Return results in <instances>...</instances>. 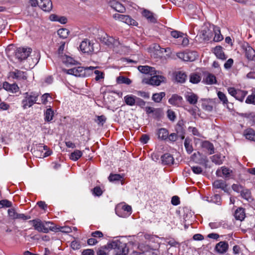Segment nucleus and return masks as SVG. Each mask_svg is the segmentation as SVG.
<instances>
[{
  "instance_id": "obj_1",
  "label": "nucleus",
  "mask_w": 255,
  "mask_h": 255,
  "mask_svg": "<svg viewBox=\"0 0 255 255\" xmlns=\"http://www.w3.org/2000/svg\"><path fill=\"white\" fill-rule=\"evenodd\" d=\"M32 49L28 47H21L17 48V67L27 70L28 66L26 60L32 52Z\"/></svg>"
},
{
  "instance_id": "obj_2",
  "label": "nucleus",
  "mask_w": 255,
  "mask_h": 255,
  "mask_svg": "<svg viewBox=\"0 0 255 255\" xmlns=\"http://www.w3.org/2000/svg\"><path fill=\"white\" fill-rule=\"evenodd\" d=\"M33 227L34 230L38 232L48 233L49 231H55L57 229L53 226V224L50 222H42L39 219H36L29 221Z\"/></svg>"
},
{
  "instance_id": "obj_3",
  "label": "nucleus",
  "mask_w": 255,
  "mask_h": 255,
  "mask_svg": "<svg viewBox=\"0 0 255 255\" xmlns=\"http://www.w3.org/2000/svg\"><path fill=\"white\" fill-rule=\"evenodd\" d=\"M108 247L114 250V255H127L128 253L127 244L118 239L108 244Z\"/></svg>"
},
{
  "instance_id": "obj_4",
  "label": "nucleus",
  "mask_w": 255,
  "mask_h": 255,
  "mask_svg": "<svg viewBox=\"0 0 255 255\" xmlns=\"http://www.w3.org/2000/svg\"><path fill=\"white\" fill-rule=\"evenodd\" d=\"M40 93L38 92H26L24 95V98L21 101V106L24 109H27L36 103Z\"/></svg>"
},
{
  "instance_id": "obj_5",
  "label": "nucleus",
  "mask_w": 255,
  "mask_h": 255,
  "mask_svg": "<svg viewBox=\"0 0 255 255\" xmlns=\"http://www.w3.org/2000/svg\"><path fill=\"white\" fill-rule=\"evenodd\" d=\"M156 74L150 75V78H144L142 79V83L153 86H159L161 83L166 81V78L160 75L161 72L156 70Z\"/></svg>"
},
{
  "instance_id": "obj_6",
  "label": "nucleus",
  "mask_w": 255,
  "mask_h": 255,
  "mask_svg": "<svg viewBox=\"0 0 255 255\" xmlns=\"http://www.w3.org/2000/svg\"><path fill=\"white\" fill-rule=\"evenodd\" d=\"M30 3L32 6H38L43 11H50L52 8L51 0H30Z\"/></svg>"
},
{
  "instance_id": "obj_7",
  "label": "nucleus",
  "mask_w": 255,
  "mask_h": 255,
  "mask_svg": "<svg viewBox=\"0 0 255 255\" xmlns=\"http://www.w3.org/2000/svg\"><path fill=\"white\" fill-rule=\"evenodd\" d=\"M100 41L104 44L113 48L118 47L121 44L119 39H115L106 33H104L101 35Z\"/></svg>"
},
{
  "instance_id": "obj_8",
  "label": "nucleus",
  "mask_w": 255,
  "mask_h": 255,
  "mask_svg": "<svg viewBox=\"0 0 255 255\" xmlns=\"http://www.w3.org/2000/svg\"><path fill=\"white\" fill-rule=\"evenodd\" d=\"M115 211L118 216L125 218L131 214V207L128 205L120 204L116 207Z\"/></svg>"
},
{
  "instance_id": "obj_9",
  "label": "nucleus",
  "mask_w": 255,
  "mask_h": 255,
  "mask_svg": "<svg viewBox=\"0 0 255 255\" xmlns=\"http://www.w3.org/2000/svg\"><path fill=\"white\" fill-rule=\"evenodd\" d=\"M96 68L95 67L90 66L84 68L83 67H74L68 70L67 73L73 75L76 77L85 76V71L87 70H94Z\"/></svg>"
},
{
  "instance_id": "obj_10",
  "label": "nucleus",
  "mask_w": 255,
  "mask_h": 255,
  "mask_svg": "<svg viewBox=\"0 0 255 255\" xmlns=\"http://www.w3.org/2000/svg\"><path fill=\"white\" fill-rule=\"evenodd\" d=\"M243 49L245 56L248 60L253 61L255 62V49L248 43L243 45Z\"/></svg>"
},
{
  "instance_id": "obj_11",
  "label": "nucleus",
  "mask_w": 255,
  "mask_h": 255,
  "mask_svg": "<svg viewBox=\"0 0 255 255\" xmlns=\"http://www.w3.org/2000/svg\"><path fill=\"white\" fill-rule=\"evenodd\" d=\"M197 53L195 52H182L177 53V56L184 61H193L195 60Z\"/></svg>"
},
{
  "instance_id": "obj_12",
  "label": "nucleus",
  "mask_w": 255,
  "mask_h": 255,
  "mask_svg": "<svg viewBox=\"0 0 255 255\" xmlns=\"http://www.w3.org/2000/svg\"><path fill=\"white\" fill-rule=\"evenodd\" d=\"M48 150V147L42 143L34 145L31 149L32 154L36 157L41 158L44 150Z\"/></svg>"
},
{
  "instance_id": "obj_13",
  "label": "nucleus",
  "mask_w": 255,
  "mask_h": 255,
  "mask_svg": "<svg viewBox=\"0 0 255 255\" xmlns=\"http://www.w3.org/2000/svg\"><path fill=\"white\" fill-rule=\"evenodd\" d=\"M80 50L84 53H91L94 51L93 45L88 39L82 41L80 45Z\"/></svg>"
},
{
  "instance_id": "obj_14",
  "label": "nucleus",
  "mask_w": 255,
  "mask_h": 255,
  "mask_svg": "<svg viewBox=\"0 0 255 255\" xmlns=\"http://www.w3.org/2000/svg\"><path fill=\"white\" fill-rule=\"evenodd\" d=\"M228 243L225 241H221L215 246V250L220 254H225L228 250Z\"/></svg>"
},
{
  "instance_id": "obj_15",
  "label": "nucleus",
  "mask_w": 255,
  "mask_h": 255,
  "mask_svg": "<svg viewBox=\"0 0 255 255\" xmlns=\"http://www.w3.org/2000/svg\"><path fill=\"white\" fill-rule=\"evenodd\" d=\"M183 98L177 94H173L168 100V103L174 106L179 107L182 105Z\"/></svg>"
},
{
  "instance_id": "obj_16",
  "label": "nucleus",
  "mask_w": 255,
  "mask_h": 255,
  "mask_svg": "<svg viewBox=\"0 0 255 255\" xmlns=\"http://www.w3.org/2000/svg\"><path fill=\"white\" fill-rule=\"evenodd\" d=\"M199 35L203 40L208 41L212 36V31L208 27H204L201 30Z\"/></svg>"
},
{
  "instance_id": "obj_17",
  "label": "nucleus",
  "mask_w": 255,
  "mask_h": 255,
  "mask_svg": "<svg viewBox=\"0 0 255 255\" xmlns=\"http://www.w3.org/2000/svg\"><path fill=\"white\" fill-rule=\"evenodd\" d=\"M213 186L216 189H221L225 192H228L226 182L222 179L215 180L213 183Z\"/></svg>"
},
{
  "instance_id": "obj_18",
  "label": "nucleus",
  "mask_w": 255,
  "mask_h": 255,
  "mask_svg": "<svg viewBox=\"0 0 255 255\" xmlns=\"http://www.w3.org/2000/svg\"><path fill=\"white\" fill-rule=\"evenodd\" d=\"M110 6L118 12L123 13L126 11L125 7L120 2L113 0L110 2Z\"/></svg>"
},
{
  "instance_id": "obj_19",
  "label": "nucleus",
  "mask_w": 255,
  "mask_h": 255,
  "mask_svg": "<svg viewBox=\"0 0 255 255\" xmlns=\"http://www.w3.org/2000/svg\"><path fill=\"white\" fill-rule=\"evenodd\" d=\"M138 70L142 73L152 75L153 74H156L154 68L148 66H139Z\"/></svg>"
},
{
  "instance_id": "obj_20",
  "label": "nucleus",
  "mask_w": 255,
  "mask_h": 255,
  "mask_svg": "<svg viewBox=\"0 0 255 255\" xmlns=\"http://www.w3.org/2000/svg\"><path fill=\"white\" fill-rule=\"evenodd\" d=\"M162 163L164 165H170L173 164L174 159L173 156L169 153H165L161 157Z\"/></svg>"
},
{
  "instance_id": "obj_21",
  "label": "nucleus",
  "mask_w": 255,
  "mask_h": 255,
  "mask_svg": "<svg viewBox=\"0 0 255 255\" xmlns=\"http://www.w3.org/2000/svg\"><path fill=\"white\" fill-rule=\"evenodd\" d=\"M232 172V170L229 168L226 167H222L221 169H218L216 171V174L218 176L222 177L223 176L225 178H227L230 177Z\"/></svg>"
},
{
  "instance_id": "obj_22",
  "label": "nucleus",
  "mask_w": 255,
  "mask_h": 255,
  "mask_svg": "<svg viewBox=\"0 0 255 255\" xmlns=\"http://www.w3.org/2000/svg\"><path fill=\"white\" fill-rule=\"evenodd\" d=\"M142 14V15L145 17L148 21L152 23L156 22V17H155V14L152 12L148 10L144 9L143 10Z\"/></svg>"
},
{
  "instance_id": "obj_23",
  "label": "nucleus",
  "mask_w": 255,
  "mask_h": 255,
  "mask_svg": "<svg viewBox=\"0 0 255 255\" xmlns=\"http://www.w3.org/2000/svg\"><path fill=\"white\" fill-rule=\"evenodd\" d=\"M243 135L246 139L255 141V131L251 128H249L244 131Z\"/></svg>"
},
{
  "instance_id": "obj_24",
  "label": "nucleus",
  "mask_w": 255,
  "mask_h": 255,
  "mask_svg": "<svg viewBox=\"0 0 255 255\" xmlns=\"http://www.w3.org/2000/svg\"><path fill=\"white\" fill-rule=\"evenodd\" d=\"M201 147L207 150L209 154H212L214 153V145L211 142L208 141L206 140L202 142Z\"/></svg>"
},
{
  "instance_id": "obj_25",
  "label": "nucleus",
  "mask_w": 255,
  "mask_h": 255,
  "mask_svg": "<svg viewBox=\"0 0 255 255\" xmlns=\"http://www.w3.org/2000/svg\"><path fill=\"white\" fill-rule=\"evenodd\" d=\"M120 21L125 22L128 25H137V22L131 17L128 15H123Z\"/></svg>"
},
{
  "instance_id": "obj_26",
  "label": "nucleus",
  "mask_w": 255,
  "mask_h": 255,
  "mask_svg": "<svg viewBox=\"0 0 255 255\" xmlns=\"http://www.w3.org/2000/svg\"><path fill=\"white\" fill-rule=\"evenodd\" d=\"M214 53L219 59L225 60L227 58L223 51L222 47L220 46H216L214 48Z\"/></svg>"
},
{
  "instance_id": "obj_27",
  "label": "nucleus",
  "mask_w": 255,
  "mask_h": 255,
  "mask_svg": "<svg viewBox=\"0 0 255 255\" xmlns=\"http://www.w3.org/2000/svg\"><path fill=\"white\" fill-rule=\"evenodd\" d=\"M234 217L236 220H243L245 218V209L242 207L238 208L235 212Z\"/></svg>"
},
{
  "instance_id": "obj_28",
  "label": "nucleus",
  "mask_w": 255,
  "mask_h": 255,
  "mask_svg": "<svg viewBox=\"0 0 255 255\" xmlns=\"http://www.w3.org/2000/svg\"><path fill=\"white\" fill-rule=\"evenodd\" d=\"M186 101L191 105H195L197 103L198 97L194 93H191L185 96Z\"/></svg>"
},
{
  "instance_id": "obj_29",
  "label": "nucleus",
  "mask_w": 255,
  "mask_h": 255,
  "mask_svg": "<svg viewBox=\"0 0 255 255\" xmlns=\"http://www.w3.org/2000/svg\"><path fill=\"white\" fill-rule=\"evenodd\" d=\"M168 131L165 128H160L157 131V135L159 139L161 140H165L168 136Z\"/></svg>"
},
{
  "instance_id": "obj_30",
  "label": "nucleus",
  "mask_w": 255,
  "mask_h": 255,
  "mask_svg": "<svg viewBox=\"0 0 255 255\" xmlns=\"http://www.w3.org/2000/svg\"><path fill=\"white\" fill-rule=\"evenodd\" d=\"M213 30L215 34L214 41L215 42H219L222 40L223 39V36L221 34L220 28L217 26H213Z\"/></svg>"
},
{
  "instance_id": "obj_31",
  "label": "nucleus",
  "mask_w": 255,
  "mask_h": 255,
  "mask_svg": "<svg viewBox=\"0 0 255 255\" xmlns=\"http://www.w3.org/2000/svg\"><path fill=\"white\" fill-rule=\"evenodd\" d=\"M136 98V97L135 96L132 95H128L125 96L124 101L127 105L133 106L135 104Z\"/></svg>"
},
{
  "instance_id": "obj_32",
  "label": "nucleus",
  "mask_w": 255,
  "mask_h": 255,
  "mask_svg": "<svg viewBox=\"0 0 255 255\" xmlns=\"http://www.w3.org/2000/svg\"><path fill=\"white\" fill-rule=\"evenodd\" d=\"M241 196L248 201L251 202L253 200L251 192L249 189H245L241 191Z\"/></svg>"
},
{
  "instance_id": "obj_33",
  "label": "nucleus",
  "mask_w": 255,
  "mask_h": 255,
  "mask_svg": "<svg viewBox=\"0 0 255 255\" xmlns=\"http://www.w3.org/2000/svg\"><path fill=\"white\" fill-rule=\"evenodd\" d=\"M54 114V111L51 108L47 109L44 114L45 121L47 122H51L53 120Z\"/></svg>"
},
{
  "instance_id": "obj_34",
  "label": "nucleus",
  "mask_w": 255,
  "mask_h": 255,
  "mask_svg": "<svg viewBox=\"0 0 255 255\" xmlns=\"http://www.w3.org/2000/svg\"><path fill=\"white\" fill-rule=\"evenodd\" d=\"M187 76L183 72L179 71L176 73L175 80L177 82L184 83L186 79Z\"/></svg>"
},
{
  "instance_id": "obj_35",
  "label": "nucleus",
  "mask_w": 255,
  "mask_h": 255,
  "mask_svg": "<svg viewBox=\"0 0 255 255\" xmlns=\"http://www.w3.org/2000/svg\"><path fill=\"white\" fill-rule=\"evenodd\" d=\"M204 80L205 81L206 83L208 85H212L216 83V77L212 74L208 73Z\"/></svg>"
},
{
  "instance_id": "obj_36",
  "label": "nucleus",
  "mask_w": 255,
  "mask_h": 255,
  "mask_svg": "<svg viewBox=\"0 0 255 255\" xmlns=\"http://www.w3.org/2000/svg\"><path fill=\"white\" fill-rule=\"evenodd\" d=\"M83 155V152L79 150H75L70 155V159L73 161L78 160Z\"/></svg>"
},
{
  "instance_id": "obj_37",
  "label": "nucleus",
  "mask_w": 255,
  "mask_h": 255,
  "mask_svg": "<svg viewBox=\"0 0 255 255\" xmlns=\"http://www.w3.org/2000/svg\"><path fill=\"white\" fill-rule=\"evenodd\" d=\"M165 96L164 92H160L159 93L153 94L152 97V99L156 103H159L161 101L163 98Z\"/></svg>"
},
{
  "instance_id": "obj_38",
  "label": "nucleus",
  "mask_w": 255,
  "mask_h": 255,
  "mask_svg": "<svg viewBox=\"0 0 255 255\" xmlns=\"http://www.w3.org/2000/svg\"><path fill=\"white\" fill-rule=\"evenodd\" d=\"M117 82L118 84H126L129 85L131 83V81L128 78L125 76H119L117 78Z\"/></svg>"
},
{
  "instance_id": "obj_39",
  "label": "nucleus",
  "mask_w": 255,
  "mask_h": 255,
  "mask_svg": "<svg viewBox=\"0 0 255 255\" xmlns=\"http://www.w3.org/2000/svg\"><path fill=\"white\" fill-rule=\"evenodd\" d=\"M61 59L63 63L67 65H74L76 62V61L74 59H73L72 57L66 55H64L63 57H62Z\"/></svg>"
},
{
  "instance_id": "obj_40",
  "label": "nucleus",
  "mask_w": 255,
  "mask_h": 255,
  "mask_svg": "<svg viewBox=\"0 0 255 255\" xmlns=\"http://www.w3.org/2000/svg\"><path fill=\"white\" fill-rule=\"evenodd\" d=\"M201 80V77L199 74L193 73L190 75V82L193 84H197L199 83Z\"/></svg>"
},
{
  "instance_id": "obj_41",
  "label": "nucleus",
  "mask_w": 255,
  "mask_h": 255,
  "mask_svg": "<svg viewBox=\"0 0 255 255\" xmlns=\"http://www.w3.org/2000/svg\"><path fill=\"white\" fill-rule=\"evenodd\" d=\"M247 94V92L246 91L238 90V91H237V93L235 98L237 100H238L241 102H242V101H243Z\"/></svg>"
},
{
  "instance_id": "obj_42",
  "label": "nucleus",
  "mask_w": 255,
  "mask_h": 255,
  "mask_svg": "<svg viewBox=\"0 0 255 255\" xmlns=\"http://www.w3.org/2000/svg\"><path fill=\"white\" fill-rule=\"evenodd\" d=\"M69 33V31L66 28H61L59 29L57 31L58 35L63 39L66 38L67 37Z\"/></svg>"
},
{
  "instance_id": "obj_43",
  "label": "nucleus",
  "mask_w": 255,
  "mask_h": 255,
  "mask_svg": "<svg viewBox=\"0 0 255 255\" xmlns=\"http://www.w3.org/2000/svg\"><path fill=\"white\" fill-rule=\"evenodd\" d=\"M108 179L111 182L120 181L123 179V176L119 174H111Z\"/></svg>"
},
{
  "instance_id": "obj_44",
  "label": "nucleus",
  "mask_w": 255,
  "mask_h": 255,
  "mask_svg": "<svg viewBox=\"0 0 255 255\" xmlns=\"http://www.w3.org/2000/svg\"><path fill=\"white\" fill-rule=\"evenodd\" d=\"M3 88L7 90L14 92L13 90L16 89V85L15 84H10L7 82H5L3 84Z\"/></svg>"
},
{
  "instance_id": "obj_45",
  "label": "nucleus",
  "mask_w": 255,
  "mask_h": 255,
  "mask_svg": "<svg viewBox=\"0 0 255 255\" xmlns=\"http://www.w3.org/2000/svg\"><path fill=\"white\" fill-rule=\"evenodd\" d=\"M163 115L162 110L160 108L154 109L152 113L153 118L159 119Z\"/></svg>"
},
{
  "instance_id": "obj_46",
  "label": "nucleus",
  "mask_w": 255,
  "mask_h": 255,
  "mask_svg": "<svg viewBox=\"0 0 255 255\" xmlns=\"http://www.w3.org/2000/svg\"><path fill=\"white\" fill-rule=\"evenodd\" d=\"M217 95L220 100L222 102L223 104L227 105L228 104V99L224 93L221 91H219L217 93Z\"/></svg>"
},
{
  "instance_id": "obj_47",
  "label": "nucleus",
  "mask_w": 255,
  "mask_h": 255,
  "mask_svg": "<svg viewBox=\"0 0 255 255\" xmlns=\"http://www.w3.org/2000/svg\"><path fill=\"white\" fill-rule=\"evenodd\" d=\"M65 43L64 42H61L60 45L59 46L58 51L57 54L59 57L61 59L65 54H64V50L65 48Z\"/></svg>"
},
{
  "instance_id": "obj_48",
  "label": "nucleus",
  "mask_w": 255,
  "mask_h": 255,
  "mask_svg": "<svg viewBox=\"0 0 255 255\" xmlns=\"http://www.w3.org/2000/svg\"><path fill=\"white\" fill-rule=\"evenodd\" d=\"M107 120L106 117L104 115L98 116L97 117V119L95 120V122L99 126H103Z\"/></svg>"
},
{
  "instance_id": "obj_49",
  "label": "nucleus",
  "mask_w": 255,
  "mask_h": 255,
  "mask_svg": "<svg viewBox=\"0 0 255 255\" xmlns=\"http://www.w3.org/2000/svg\"><path fill=\"white\" fill-rule=\"evenodd\" d=\"M184 146L188 153L190 154L193 150L192 145L190 144V141L186 139L184 141Z\"/></svg>"
},
{
  "instance_id": "obj_50",
  "label": "nucleus",
  "mask_w": 255,
  "mask_h": 255,
  "mask_svg": "<svg viewBox=\"0 0 255 255\" xmlns=\"http://www.w3.org/2000/svg\"><path fill=\"white\" fill-rule=\"evenodd\" d=\"M246 103L255 105V90L253 91L252 95L248 96L246 100Z\"/></svg>"
},
{
  "instance_id": "obj_51",
  "label": "nucleus",
  "mask_w": 255,
  "mask_h": 255,
  "mask_svg": "<svg viewBox=\"0 0 255 255\" xmlns=\"http://www.w3.org/2000/svg\"><path fill=\"white\" fill-rule=\"evenodd\" d=\"M211 160L213 162L218 165H220L223 163L220 155L218 154L213 155L211 157Z\"/></svg>"
},
{
  "instance_id": "obj_52",
  "label": "nucleus",
  "mask_w": 255,
  "mask_h": 255,
  "mask_svg": "<svg viewBox=\"0 0 255 255\" xmlns=\"http://www.w3.org/2000/svg\"><path fill=\"white\" fill-rule=\"evenodd\" d=\"M210 202L217 204H220L221 203V197L219 194H215L211 197Z\"/></svg>"
},
{
  "instance_id": "obj_53",
  "label": "nucleus",
  "mask_w": 255,
  "mask_h": 255,
  "mask_svg": "<svg viewBox=\"0 0 255 255\" xmlns=\"http://www.w3.org/2000/svg\"><path fill=\"white\" fill-rule=\"evenodd\" d=\"M93 194L94 196H100L102 195L103 192L99 186H96L92 190Z\"/></svg>"
},
{
  "instance_id": "obj_54",
  "label": "nucleus",
  "mask_w": 255,
  "mask_h": 255,
  "mask_svg": "<svg viewBox=\"0 0 255 255\" xmlns=\"http://www.w3.org/2000/svg\"><path fill=\"white\" fill-rule=\"evenodd\" d=\"M188 130L190 132H191L194 135L199 137H202V134L199 132L197 128L190 127L188 128Z\"/></svg>"
},
{
  "instance_id": "obj_55",
  "label": "nucleus",
  "mask_w": 255,
  "mask_h": 255,
  "mask_svg": "<svg viewBox=\"0 0 255 255\" xmlns=\"http://www.w3.org/2000/svg\"><path fill=\"white\" fill-rule=\"evenodd\" d=\"M109 249L108 247V245L104 247L100 248L97 253V255H107L106 250Z\"/></svg>"
},
{
  "instance_id": "obj_56",
  "label": "nucleus",
  "mask_w": 255,
  "mask_h": 255,
  "mask_svg": "<svg viewBox=\"0 0 255 255\" xmlns=\"http://www.w3.org/2000/svg\"><path fill=\"white\" fill-rule=\"evenodd\" d=\"M168 118L171 121H174L176 119L175 112L171 110H168L167 111Z\"/></svg>"
},
{
  "instance_id": "obj_57",
  "label": "nucleus",
  "mask_w": 255,
  "mask_h": 255,
  "mask_svg": "<svg viewBox=\"0 0 255 255\" xmlns=\"http://www.w3.org/2000/svg\"><path fill=\"white\" fill-rule=\"evenodd\" d=\"M11 205V203L7 200H2L0 201V208L3 207H9Z\"/></svg>"
},
{
  "instance_id": "obj_58",
  "label": "nucleus",
  "mask_w": 255,
  "mask_h": 255,
  "mask_svg": "<svg viewBox=\"0 0 255 255\" xmlns=\"http://www.w3.org/2000/svg\"><path fill=\"white\" fill-rule=\"evenodd\" d=\"M170 34L173 37L179 39L180 38H182V35H183V34L182 32L177 30L171 31Z\"/></svg>"
},
{
  "instance_id": "obj_59",
  "label": "nucleus",
  "mask_w": 255,
  "mask_h": 255,
  "mask_svg": "<svg viewBox=\"0 0 255 255\" xmlns=\"http://www.w3.org/2000/svg\"><path fill=\"white\" fill-rule=\"evenodd\" d=\"M94 73L96 75L95 80L97 81L100 80L101 79H104V73L99 70H95Z\"/></svg>"
},
{
  "instance_id": "obj_60",
  "label": "nucleus",
  "mask_w": 255,
  "mask_h": 255,
  "mask_svg": "<svg viewBox=\"0 0 255 255\" xmlns=\"http://www.w3.org/2000/svg\"><path fill=\"white\" fill-rule=\"evenodd\" d=\"M71 247L74 250H78L81 248V244L79 241H73L71 243Z\"/></svg>"
},
{
  "instance_id": "obj_61",
  "label": "nucleus",
  "mask_w": 255,
  "mask_h": 255,
  "mask_svg": "<svg viewBox=\"0 0 255 255\" xmlns=\"http://www.w3.org/2000/svg\"><path fill=\"white\" fill-rule=\"evenodd\" d=\"M234 63V60L232 58L229 59L224 64V68L226 69H230Z\"/></svg>"
},
{
  "instance_id": "obj_62",
  "label": "nucleus",
  "mask_w": 255,
  "mask_h": 255,
  "mask_svg": "<svg viewBox=\"0 0 255 255\" xmlns=\"http://www.w3.org/2000/svg\"><path fill=\"white\" fill-rule=\"evenodd\" d=\"M135 104L141 108H143L145 105V102L142 99L136 97Z\"/></svg>"
},
{
  "instance_id": "obj_63",
  "label": "nucleus",
  "mask_w": 255,
  "mask_h": 255,
  "mask_svg": "<svg viewBox=\"0 0 255 255\" xmlns=\"http://www.w3.org/2000/svg\"><path fill=\"white\" fill-rule=\"evenodd\" d=\"M192 171L195 174H201L202 171V168L198 166H193L191 167Z\"/></svg>"
},
{
  "instance_id": "obj_64",
  "label": "nucleus",
  "mask_w": 255,
  "mask_h": 255,
  "mask_svg": "<svg viewBox=\"0 0 255 255\" xmlns=\"http://www.w3.org/2000/svg\"><path fill=\"white\" fill-rule=\"evenodd\" d=\"M246 77L249 79H255V69L252 68L251 71L247 74Z\"/></svg>"
}]
</instances>
